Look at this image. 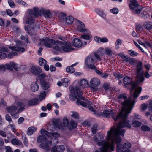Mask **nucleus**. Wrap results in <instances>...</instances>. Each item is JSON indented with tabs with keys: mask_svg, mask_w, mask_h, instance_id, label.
Instances as JSON below:
<instances>
[{
	"mask_svg": "<svg viewBox=\"0 0 152 152\" xmlns=\"http://www.w3.org/2000/svg\"><path fill=\"white\" fill-rule=\"evenodd\" d=\"M45 142V143H41L39 145L40 147L42 149H45V150L50 151V148L49 145H52V141L48 140Z\"/></svg>",
	"mask_w": 152,
	"mask_h": 152,
	"instance_id": "18",
	"label": "nucleus"
},
{
	"mask_svg": "<svg viewBox=\"0 0 152 152\" xmlns=\"http://www.w3.org/2000/svg\"><path fill=\"white\" fill-rule=\"evenodd\" d=\"M9 48L12 50L17 52L21 51L22 52H23L25 51V49L23 48L10 46L9 47Z\"/></svg>",
	"mask_w": 152,
	"mask_h": 152,
	"instance_id": "25",
	"label": "nucleus"
},
{
	"mask_svg": "<svg viewBox=\"0 0 152 152\" xmlns=\"http://www.w3.org/2000/svg\"><path fill=\"white\" fill-rule=\"evenodd\" d=\"M7 57V55L6 53L0 52V59H4Z\"/></svg>",
	"mask_w": 152,
	"mask_h": 152,
	"instance_id": "62",
	"label": "nucleus"
},
{
	"mask_svg": "<svg viewBox=\"0 0 152 152\" xmlns=\"http://www.w3.org/2000/svg\"><path fill=\"white\" fill-rule=\"evenodd\" d=\"M0 50L2 52H9L8 48L4 46H2L0 47Z\"/></svg>",
	"mask_w": 152,
	"mask_h": 152,
	"instance_id": "61",
	"label": "nucleus"
},
{
	"mask_svg": "<svg viewBox=\"0 0 152 152\" xmlns=\"http://www.w3.org/2000/svg\"><path fill=\"white\" fill-rule=\"evenodd\" d=\"M141 129L144 131H150V128L146 125H142L141 127Z\"/></svg>",
	"mask_w": 152,
	"mask_h": 152,
	"instance_id": "54",
	"label": "nucleus"
},
{
	"mask_svg": "<svg viewBox=\"0 0 152 152\" xmlns=\"http://www.w3.org/2000/svg\"><path fill=\"white\" fill-rule=\"evenodd\" d=\"M61 81L63 82V86L65 87H67L70 83L69 80L66 78L62 79Z\"/></svg>",
	"mask_w": 152,
	"mask_h": 152,
	"instance_id": "35",
	"label": "nucleus"
},
{
	"mask_svg": "<svg viewBox=\"0 0 152 152\" xmlns=\"http://www.w3.org/2000/svg\"><path fill=\"white\" fill-rule=\"evenodd\" d=\"M40 83L41 86L44 90H47L48 91L47 92L49 91V88L50 87V84L49 82L45 81H42V82Z\"/></svg>",
	"mask_w": 152,
	"mask_h": 152,
	"instance_id": "20",
	"label": "nucleus"
},
{
	"mask_svg": "<svg viewBox=\"0 0 152 152\" xmlns=\"http://www.w3.org/2000/svg\"><path fill=\"white\" fill-rule=\"evenodd\" d=\"M37 7H34L32 10L29 9L28 11V12L30 15H33L35 17H38L40 15L41 12Z\"/></svg>",
	"mask_w": 152,
	"mask_h": 152,
	"instance_id": "13",
	"label": "nucleus"
},
{
	"mask_svg": "<svg viewBox=\"0 0 152 152\" xmlns=\"http://www.w3.org/2000/svg\"><path fill=\"white\" fill-rule=\"evenodd\" d=\"M21 38L22 40H24L27 43H29V39L28 36L27 35H26L24 36L21 35L20 37Z\"/></svg>",
	"mask_w": 152,
	"mask_h": 152,
	"instance_id": "51",
	"label": "nucleus"
},
{
	"mask_svg": "<svg viewBox=\"0 0 152 152\" xmlns=\"http://www.w3.org/2000/svg\"><path fill=\"white\" fill-rule=\"evenodd\" d=\"M19 113H18V112L15 113L14 114L11 113V115L13 119H17L19 117Z\"/></svg>",
	"mask_w": 152,
	"mask_h": 152,
	"instance_id": "60",
	"label": "nucleus"
},
{
	"mask_svg": "<svg viewBox=\"0 0 152 152\" xmlns=\"http://www.w3.org/2000/svg\"><path fill=\"white\" fill-rule=\"evenodd\" d=\"M148 71H146L144 73L143 70L142 64L141 61L139 62L136 65V74L138 77V81L141 82L144 80L143 75L147 78H149L151 75L148 73Z\"/></svg>",
	"mask_w": 152,
	"mask_h": 152,
	"instance_id": "4",
	"label": "nucleus"
},
{
	"mask_svg": "<svg viewBox=\"0 0 152 152\" xmlns=\"http://www.w3.org/2000/svg\"><path fill=\"white\" fill-rule=\"evenodd\" d=\"M118 56L121 58L123 59V61H124L125 62H127L126 60L129 59V57H128L126 56H125L124 53H121L118 54Z\"/></svg>",
	"mask_w": 152,
	"mask_h": 152,
	"instance_id": "40",
	"label": "nucleus"
},
{
	"mask_svg": "<svg viewBox=\"0 0 152 152\" xmlns=\"http://www.w3.org/2000/svg\"><path fill=\"white\" fill-rule=\"evenodd\" d=\"M17 109L16 106H13L8 107L7 108V111L8 112L12 113H15Z\"/></svg>",
	"mask_w": 152,
	"mask_h": 152,
	"instance_id": "26",
	"label": "nucleus"
},
{
	"mask_svg": "<svg viewBox=\"0 0 152 152\" xmlns=\"http://www.w3.org/2000/svg\"><path fill=\"white\" fill-rule=\"evenodd\" d=\"M65 20L66 24H70L73 23L74 18L71 16H69L66 18Z\"/></svg>",
	"mask_w": 152,
	"mask_h": 152,
	"instance_id": "28",
	"label": "nucleus"
},
{
	"mask_svg": "<svg viewBox=\"0 0 152 152\" xmlns=\"http://www.w3.org/2000/svg\"><path fill=\"white\" fill-rule=\"evenodd\" d=\"M91 36V35H90L89 34H84L82 35L81 36L80 38L86 40H88L91 41V39L92 37Z\"/></svg>",
	"mask_w": 152,
	"mask_h": 152,
	"instance_id": "33",
	"label": "nucleus"
},
{
	"mask_svg": "<svg viewBox=\"0 0 152 152\" xmlns=\"http://www.w3.org/2000/svg\"><path fill=\"white\" fill-rule=\"evenodd\" d=\"M37 130L36 128L33 126L29 127L28 129L27 134L28 135H31Z\"/></svg>",
	"mask_w": 152,
	"mask_h": 152,
	"instance_id": "27",
	"label": "nucleus"
},
{
	"mask_svg": "<svg viewBox=\"0 0 152 152\" xmlns=\"http://www.w3.org/2000/svg\"><path fill=\"white\" fill-rule=\"evenodd\" d=\"M99 150L100 152H107V148L105 146H102L100 147L99 148ZM94 152H99V151L97 150H96Z\"/></svg>",
	"mask_w": 152,
	"mask_h": 152,
	"instance_id": "47",
	"label": "nucleus"
},
{
	"mask_svg": "<svg viewBox=\"0 0 152 152\" xmlns=\"http://www.w3.org/2000/svg\"><path fill=\"white\" fill-rule=\"evenodd\" d=\"M130 3L129 4V7L131 10H134V9L138 7L139 5L138 1L136 0H129Z\"/></svg>",
	"mask_w": 152,
	"mask_h": 152,
	"instance_id": "19",
	"label": "nucleus"
},
{
	"mask_svg": "<svg viewBox=\"0 0 152 152\" xmlns=\"http://www.w3.org/2000/svg\"><path fill=\"white\" fill-rule=\"evenodd\" d=\"M114 129L112 128L110 130L107 132V140H110L111 141V143L108 145L109 149L112 151H113L114 149L115 141L114 137L112 135L113 133L114 132Z\"/></svg>",
	"mask_w": 152,
	"mask_h": 152,
	"instance_id": "9",
	"label": "nucleus"
},
{
	"mask_svg": "<svg viewBox=\"0 0 152 152\" xmlns=\"http://www.w3.org/2000/svg\"><path fill=\"white\" fill-rule=\"evenodd\" d=\"M122 43L121 40L120 39H118L116 41L115 44V48H118V46L121 45Z\"/></svg>",
	"mask_w": 152,
	"mask_h": 152,
	"instance_id": "59",
	"label": "nucleus"
},
{
	"mask_svg": "<svg viewBox=\"0 0 152 152\" xmlns=\"http://www.w3.org/2000/svg\"><path fill=\"white\" fill-rule=\"evenodd\" d=\"M96 13L102 18L104 19L106 18V15L101 9H97L95 10Z\"/></svg>",
	"mask_w": 152,
	"mask_h": 152,
	"instance_id": "24",
	"label": "nucleus"
},
{
	"mask_svg": "<svg viewBox=\"0 0 152 152\" xmlns=\"http://www.w3.org/2000/svg\"><path fill=\"white\" fill-rule=\"evenodd\" d=\"M40 41L44 42V45L47 48H50L52 47L54 45H60L61 44L59 40L55 41L53 39H50L48 37L41 39Z\"/></svg>",
	"mask_w": 152,
	"mask_h": 152,
	"instance_id": "7",
	"label": "nucleus"
},
{
	"mask_svg": "<svg viewBox=\"0 0 152 152\" xmlns=\"http://www.w3.org/2000/svg\"><path fill=\"white\" fill-rule=\"evenodd\" d=\"M31 91L34 92L38 90L39 88V86L37 83H33L31 84Z\"/></svg>",
	"mask_w": 152,
	"mask_h": 152,
	"instance_id": "30",
	"label": "nucleus"
},
{
	"mask_svg": "<svg viewBox=\"0 0 152 152\" xmlns=\"http://www.w3.org/2000/svg\"><path fill=\"white\" fill-rule=\"evenodd\" d=\"M63 123L64 126L68 127L69 126V120L66 118H64L63 121Z\"/></svg>",
	"mask_w": 152,
	"mask_h": 152,
	"instance_id": "45",
	"label": "nucleus"
},
{
	"mask_svg": "<svg viewBox=\"0 0 152 152\" xmlns=\"http://www.w3.org/2000/svg\"><path fill=\"white\" fill-rule=\"evenodd\" d=\"M142 90V88L140 86L135 89L133 95V100L132 101L131 97L127 99L126 93L121 94L118 96L117 98L118 99H123L124 100V101L121 103L123 107L120 113L123 110V111H126L127 110L132 109V107L134 105L136 102L135 99H136L139 96V94L141 93Z\"/></svg>",
	"mask_w": 152,
	"mask_h": 152,
	"instance_id": "2",
	"label": "nucleus"
},
{
	"mask_svg": "<svg viewBox=\"0 0 152 152\" xmlns=\"http://www.w3.org/2000/svg\"><path fill=\"white\" fill-rule=\"evenodd\" d=\"M47 61L44 59L42 58H40L39 59V64L42 66H43L45 65V64H47Z\"/></svg>",
	"mask_w": 152,
	"mask_h": 152,
	"instance_id": "39",
	"label": "nucleus"
},
{
	"mask_svg": "<svg viewBox=\"0 0 152 152\" xmlns=\"http://www.w3.org/2000/svg\"><path fill=\"white\" fill-rule=\"evenodd\" d=\"M145 28L147 30H150L152 28V22H148L145 23L144 24Z\"/></svg>",
	"mask_w": 152,
	"mask_h": 152,
	"instance_id": "34",
	"label": "nucleus"
},
{
	"mask_svg": "<svg viewBox=\"0 0 152 152\" xmlns=\"http://www.w3.org/2000/svg\"><path fill=\"white\" fill-rule=\"evenodd\" d=\"M78 31L83 33L84 34L85 33H88L89 34V31L87 29H86L84 28L83 27H82L81 26H80L78 27Z\"/></svg>",
	"mask_w": 152,
	"mask_h": 152,
	"instance_id": "42",
	"label": "nucleus"
},
{
	"mask_svg": "<svg viewBox=\"0 0 152 152\" xmlns=\"http://www.w3.org/2000/svg\"><path fill=\"white\" fill-rule=\"evenodd\" d=\"M25 29L26 33L30 35H31V26L28 25L25 26Z\"/></svg>",
	"mask_w": 152,
	"mask_h": 152,
	"instance_id": "41",
	"label": "nucleus"
},
{
	"mask_svg": "<svg viewBox=\"0 0 152 152\" xmlns=\"http://www.w3.org/2000/svg\"><path fill=\"white\" fill-rule=\"evenodd\" d=\"M92 132L94 134H95L97 131V126L95 124L92 128Z\"/></svg>",
	"mask_w": 152,
	"mask_h": 152,
	"instance_id": "58",
	"label": "nucleus"
},
{
	"mask_svg": "<svg viewBox=\"0 0 152 152\" xmlns=\"http://www.w3.org/2000/svg\"><path fill=\"white\" fill-rule=\"evenodd\" d=\"M66 18V14L63 13H61L58 16V18L61 21L64 20Z\"/></svg>",
	"mask_w": 152,
	"mask_h": 152,
	"instance_id": "53",
	"label": "nucleus"
},
{
	"mask_svg": "<svg viewBox=\"0 0 152 152\" xmlns=\"http://www.w3.org/2000/svg\"><path fill=\"white\" fill-rule=\"evenodd\" d=\"M5 119L8 121L9 123L12 122V120L9 115L8 114H6L5 117Z\"/></svg>",
	"mask_w": 152,
	"mask_h": 152,
	"instance_id": "56",
	"label": "nucleus"
},
{
	"mask_svg": "<svg viewBox=\"0 0 152 152\" xmlns=\"http://www.w3.org/2000/svg\"><path fill=\"white\" fill-rule=\"evenodd\" d=\"M66 72L69 73H73L75 72V69L71 66H68L66 68Z\"/></svg>",
	"mask_w": 152,
	"mask_h": 152,
	"instance_id": "37",
	"label": "nucleus"
},
{
	"mask_svg": "<svg viewBox=\"0 0 152 152\" xmlns=\"http://www.w3.org/2000/svg\"><path fill=\"white\" fill-rule=\"evenodd\" d=\"M40 12H41L40 16L43 15L44 17L47 18H51L52 17L51 12L49 10L42 9V10H40Z\"/></svg>",
	"mask_w": 152,
	"mask_h": 152,
	"instance_id": "14",
	"label": "nucleus"
},
{
	"mask_svg": "<svg viewBox=\"0 0 152 152\" xmlns=\"http://www.w3.org/2000/svg\"><path fill=\"white\" fill-rule=\"evenodd\" d=\"M31 72L34 75H38L42 72V70L39 66H34L31 68Z\"/></svg>",
	"mask_w": 152,
	"mask_h": 152,
	"instance_id": "17",
	"label": "nucleus"
},
{
	"mask_svg": "<svg viewBox=\"0 0 152 152\" xmlns=\"http://www.w3.org/2000/svg\"><path fill=\"white\" fill-rule=\"evenodd\" d=\"M122 128H119L117 125V128L115 130L113 133L115 132V134L117 136L115 138V141L117 144V152H119L121 150H123L122 148H121V147H122V145L120 143L121 139V137L118 136H124V134L125 132V130L124 129H121Z\"/></svg>",
	"mask_w": 152,
	"mask_h": 152,
	"instance_id": "5",
	"label": "nucleus"
},
{
	"mask_svg": "<svg viewBox=\"0 0 152 152\" xmlns=\"http://www.w3.org/2000/svg\"><path fill=\"white\" fill-rule=\"evenodd\" d=\"M113 75L115 78L118 80H119L121 78H123L124 77L123 75L120 74H118L117 72H115L114 73Z\"/></svg>",
	"mask_w": 152,
	"mask_h": 152,
	"instance_id": "46",
	"label": "nucleus"
},
{
	"mask_svg": "<svg viewBox=\"0 0 152 152\" xmlns=\"http://www.w3.org/2000/svg\"><path fill=\"white\" fill-rule=\"evenodd\" d=\"M72 117L76 119H79V114L76 112H74L73 114L71 115Z\"/></svg>",
	"mask_w": 152,
	"mask_h": 152,
	"instance_id": "57",
	"label": "nucleus"
},
{
	"mask_svg": "<svg viewBox=\"0 0 152 152\" xmlns=\"http://www.w3.org/2000/svg\"><path fill=\"white\" fill-rule=\"evenodd\" d=\"M46 96V93L44 91H43L40 92L39 95V99L40 100H43L45 97Z\"/></svg>",
	"mask_w": 152,
	"mask_h": 152,
	"instance_id": "52",
	"label": "nucleus"
},
{
	"mask_svg": "<svg viewBox=\"0 0 152 152\" xmlns=\"http://www.w3.org/2000/svg\"><path fill=\"white\" fill-rule=\"evenodd\" d=\"M128 54L130 56L133 57H135L137 56L139 53L132 50H130L128 51Z\"/></svg>",
	"mask_w": 152,
	"mask_h": 152,
	"instance_id": "36",
	"label": "nucleus"
},
{
	"mask_svg": "<svg viewBox=\"0 0 152 152\" xmlns=\"http://www.w3.org/2000/svg\"><path fill=\"white\" fill-rule=\"evenodd\" d=\"M110 11L111 13L113 14H117L118 13L119 10L117 8L114 7L112 9H110Z\"/></svg>",
	"mask_w": 152,
	"mask_h": 152,
	"instance_id": "50",
	"label": "nucleus"
},
{
	"mask_svg": "<svg viewBox=\"0 0 152 152\" xmlns=\"http://www.w3.org/2000/svg\"><path fill=\"white\" fill-rule=\"evenodd\" d=\"M88 85V83L86 80L82 79L80 82V86L81 88H86Z\"/></svg>",
	"mask_w": 152,
	"mask_h": 152,
	"instance_id": "22",
	"label": "nucleus"
},
{
	"mask_svg": "<svg viewBox=\"0 0 152 152\" xmlns=\"http://www.w3.org/2000/svg\"><path fill=\"white\" fill-rule=\"evenodd\" d=\"M70 91H72L74 96L75 98L77 99L76 104L78 105H80L84 107H86L87 105L89 104L90 102L87 99H86L82 96L83 93L79 86H76L74 88L73 86H70L69 88Z\"/></svg>",
	"mask_w": 152,
	"mask_h": 152,
	"instance_id": "3",
	"label": "nucleus"
},
{
	"mask_svg": "<svg viewBox=\"0 0 152 152\" xmlns=\"http://www.w3.org/2000/svg\"><path fill=\"white\" fill-rule=\"evenodd\" d=\"M132 109L126 111L122 110L117 115V121H119L118 124L119 128H131V125L134 127H139L141 125V123L138 121H134L132 122L127 119L128 115L131 113Z\"/></svg>",
	"mask_w": 152,
	"mask_h": 152,
	"instance_id": "1",
	"label": "nucleus"
},
{
	"mask_svg": "<svg viewBox=\"0 0 152 152\" xmlns=\"http://www.w3.org/2000/svg\"><path fill=\"white\" fill-rule=\"evenodd\" d=\"M8 2L11 7L14 8L15 7V4L12 0H8Z\"/></svg>",
	"mask_w": 152,
	"mask_h": 152,
	"instance_id": "55",
	"label": "nucleus"
},
{
	"mask_svg": "<svg viewBox=\"0 0 152 152\" xmlns=\"http://www.w3.org/2000/svg\"><path fill=\"white\" fill-rule=\"evenodd\" d=\"M90 83L92 88L94 89L100 85V81L98 79L94 78L91 80Z\"/></svg>",
	"mask_w": 152,
	"mask_h": 152,
	"instance_id": "16",
	"label": "nucleus"
},
{
	"mask_svg": "<svg viewBox=\"0 0 152 152\" xmlns=\"http://www.w3.org/2000/svg\"><path fill=\"white\" fill-rule=\"evenodd\" d=\"M39 103V99L36 98H34L30 99L28 102L29 106H32L37 105Z\"/></svg>",
	"mask_w": 152,
	"mask_h": 152,
	"instance_id": "21",
	"label": "nucleus"
},
{
	"mask_svg": "<svg viewBox=\"0 0 152 152\" xmlns=\"http://www.w3.org/2000/svg\"><path fill=\"white\" fill-rule=\"evenodd\" d=\"M12 144L15 145H20L22 144L21 141L16 139H13L11 141Z\"/></svg>",
	"mask_w": 152,
	"mask_h": 152,
	"instance_id": "31",
	"label": "nucleus"
},
{
	"mask_svg": "<svg viewBox=\"0 0 152 152\" xmlns=\"http://www.w3.org/2000/svg\"><path fill=\"white\" fill-rule=\"evenodd\" d=\"M41 134L42 135H44L45 136H47L49 138L52 136V133H49L45 130L42 129L41 130Z\"/></svg>",
	"mask_w": 152,
	"mask_h": 152,
	"instance_id": "32",
	"label": "nucleus"
},
{
	"mask_svg": "<svg viewBox=\"0 0 152 152\" xmlns=\"http://www.w3.org/2000/svg\"><path fill=\"white\" fill-rule=\"evenodd\" d=\"M48 140H47L46 137L44 135H42L41 136H39L37 138V141L38 142L40 143L42 142H45Z\"/></svg>",
	"mask_w": 152,
	"mask_h": 152,
	"instance_id": "29",
	"label": "nucleus"
},
{
	"mask_svg": "<svg viewBox=\"0 0 152 152\" xmlns=\"http://www.w3.org/2000/svg\"><path fill=\"white\" fill-rule=\"evenodd\" d=\"M115 110H104L102 113L100 114H96V115L98 117L102 116L103 117H106L107 118H109L111 117L114 121H117V115L115 116V113L114 112Z\"/></svg>",
	"mask_w": 152,
	"mask_h": 152,
	"instance_id": "8",
	"label": "nucleus"
},
{
	"mask_svg": "<svg viewBox=\"0 0 152 152\" xmlns=\"http://www.w3.org/2000/svg\"><path fill=\"white\" fill-rule=\"evenodd\" d=\"M105 51L107 54L110 57L113 54V51L110 48L106 47L105 48Z\"/></svg>",
	"mask_w": 152,
	"mask_h": 152,
	"instance_id": "38",
	"label": "nucleus"
},
{
	"mask_svg": "<svg viewBox=\"0 0 152 152\" xmlns=\"http://www.w3.org/2000/svg\"><path fill=\"white\" fill-rule=\"evenodd\" d=\"M46 75L44 73H42L40 74H39L38 76V77L39 79L40 82L42 81H45V77Z\"/></svg>",
	"mask_w": 152,
	"mask_h": 152,
	"instance_id": "43",
	"label": "nucleus"
},
{
	"mask_svg": "<svg viewBox=\"0 0 152 152\" xmlns=\"http://www.w3.org/2000/svg\"><path fill=\"white\" fill-rule=\"evenodd\" d=\"M69 42L71 44V48H72V51L74 50V48H73L74 46L77 48H80L83 45V43L81 40L79 39L75 38L72 41V43Z\"/></svg>",
	"mask_w": 152,
	"mask_h": 152,
	"instance_id": "12",
	"label": "nucleus"
},
{
	"mask_svg": "<svg viewBox=\"0 0 152 152\" xmlns=\"http://www.w3.org/2000/svg\"><path fill=\"white\" fill-rule=\"evenodd\" d=\"M59 42L61 43V45H56L53 47L54 49L60 52L61 50L67 52L72 51V48H71V44L68 41L62 42L59 41Z\"/></svg>",
	"mask_w": 152,
	"mask_h": 152,
	"instance_id": "6",
	"label": "nucleus"
},
{
	"mask_svg": "<svg viewBox=\"0 0 152 152\" xmlns=\"http://www.w3.org/2000/svg\"><path fill=\"white\" fill-rule=\"evenodd\" d=\"M10 64L12 66V68H13L15 70H18V65L17 64L13 62H10Z\"/></svg>",
	"mask_w": 152,
	"mask_h": 152,
	"instance_id": "49",
	"label": "nucleus"
},
{
	"mask_svg": "<svg viewBox=\"0 0 152 152\" xmlns=\"http://www.w3.org/2000/svg\"><path fill=\"white\" fill-rule=\"evenodd\" d=\"M34 21V19L31 17H30L28 18L27 20L26 21V23L29 24L31 25L32 24Z\"/></svg>",
	"mask_w": 152,
	"mask_h": 152,
	"instance_id": "44",
	"label": "nucleus"
},
{
	"mask_svg": "<svg viewBox=\"0 0 152 152\" xmlns=\"http://www.w3.org/2000/svg\"><path fill=\"white\" fill-rule=\"evenodd\" d=\"M127 62H129L130 64H133L135 62V59L134 58H129V59L126 60Z\"/></svg>",
	"mask_w": 152,
	"mask_h": 152,
	"instance_id": "63",
	"label": "nucleus"
},
{
	"mask_svg": "<svg viewBox=\"0 0 152 152\" xmlns=\"http://www.w3.org/2000/svg\"><path fill=\"white\" fill-rule=\"evenodd\" d=\"M142 17L144 19H147L149 17V15L146 11L143 12L141 13Z\"/></svg>",
	"mask_w": 152,
	"mask_h": 152,
	"instance_id": "48",
	"label": "nucleus"
},
{
	"mask_svg": "<svg viewBox=\"0 0 152 152\" xmlns=\"http://www.w3.org/2000/svg\"><path fill=\"white\" fill-rule=\"evenodd\" d=\"M141 116L136 113H134V115L132 116L133 118L134 119H139L141 118Z\"/></svg>",
	"mask_w": 152,
	"mask_h": 152,
	"instance_id": "64",
	"label": "nucleus"
},
{
	"mask_svg": "<svg viewBox=\"0 0 152 152\" xmlns=\"http://www.w3.org/2000/svg\"><path fill=\"white\" fill-rule=\"evenodd\" d=\"M123 83L124 86L126 87V85H130L131 86V88L130 90L131 91H133L134 89H135L137 84L134 81H132V79L129 77L126 76L124 77L123 79Z\"/></svg>",
	"mask_w": 152,
	"mask_h": 152,
	"instance_id": "10",
	"label": "nucleus"
},
{
	"mask_svg": "<svg viewBox=\"0 0 152 152\" xmlns=\"http://www.w3.org/2000/svg\"><path fill=\"white\" fill-rule=\"evenodd\" d=\"M94 57L92 56H89L85 59V64L88 68L91 69H95L96 67L94 65Z\"/></svg>",
	"mask_w": 152,
	"mask_h": 152,
	"instance_id": "11",
	"label": "nucleus"
},
{
	"mask_svg": "<svg viewBox=\"0 0 152 152\" xmlns=\"http://www.w3.org/2000/svg\"><path fill=\"white\" fill-rule=\"evenodd\" d=\"M77 122L73 120H71L70 122V125L69 124V126L68 129L69 130H71L72 129L75 128L77 127Z\"/></svg>",
	"mask_w": 152,
	"mask_h": 152,
	"instance_id": "23",
	"label": "nucleus"
},
{
	"mask_svg": "<svg viewBox=\"0 0 152 152\" xmlns=\"http://www.w3.org/2000/svg\"><path fill=\"white\" fill-rule=\"evenodd\" d=\"M99 137H100L99 140L98 139L97 137H94V141L97 142L98 145L105 146L107 143V142L104 140H102L103 138V137H101L100 136H99Z\"/></svg>",
	"mask_w": 152,
	"mask_h": 152,
	"instance_id": "15",
	"label": "nucleus"
}]
</instances>
